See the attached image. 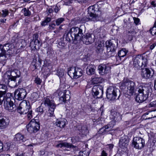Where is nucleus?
<instances>
[{
	"label": "nucleus",
	"mask_w": 156,
	"mask_h": 156,
	"mask_svg": "<svg viewBox=\"0 0 156 156\" xmlns=\"http://www.w3.org/2000/svg\"><path fill=\"white\" fill-rule=\"evenodd\" d=\"M18 78H17L16 79V81H14V82H16V85H15V86H18L20 83L22 82V80L20 78L19 79V80H18V82H17V79Z\"/></svg>",
	"instance_id": "680f3d73"
},
{
	"label": "nucleus",
	"mask_w": 156,
	"mask_h": 156,
	"mask_svg": "<svg viewBox=\"0 0 156 156\" xmlns=\"http://www.w3.org/2000/svg\"><path fill=\"white\" fill-rule=\"evenodd\" d=\"M113 127L112 125H111L110 123H109L104 127L101 128L98 132L99 133L102 134H106L108 132L111 130Z\"/></svg>",
	"instance_id": "a878e982"
},
{
	"label": "nucleus",
	"mask_w": 156,
	"mask_h": 156,
	"mask_svg": "<svg viewBox=\"0 0 156 156\" xmlns=\"http://www.w3.org/2000/svg\"><path fill=\"white\" fill-rule=\"evenodd\" d=\"M39 98L38 94L35 92H33L31 95L30 98L32 101L35 102L37 101Z\"/></svg>",
	"instance_id": "79ce46f5"
},
{
	"label": "nucleus",
	"mask_w": 156,
	"mask_h": 156,
	"mask_svg": "<svg viewBox=\"0 0 156 156\" xmlns=\"http://www.w3.org/2000/svg\"><path fill=\"white\" fill-rule=\"evenodd\" d=\"M60 6H58L57 5L55 6V8L54 9V11L56 13H57L60 9Z\"/></svg>",
	"instance_id": "e2e57ef3"
},
{
	"label": "nucleus",
	"mask_w": 156,
	"mask_h": 156,
	"mask_svg": "<svg viewBox=\"0 0 156 156\" xmlns=\"http://www.w3.org/2000/svg\"><path fill=\"white\" fill-rule=\"evenodd\" d=\"M57 93L59 97V100L61 102L66 103L67 101H69L70 98V93L69 90H65L61 91L58 90Z\"/></svg>",
	"instance_id": "1a4fd4ad"
},
{
	"label": "nucleus",
	"mask_w": 156,
	"mask_h": 156,
	"mask_svg": "<svg viewBox=\"0 0 156 156\" xmlns=\"http://www.w3.org/2000/svg\"><path fill=\"white\" fill-rule=\"evenodd\" d=\"M56 25L54 23H51L49 24L48 28L50 31L54 30L55 28V27Z\"/></svg>",
	"instance_id": "6e6d98bb"
},
{
	"label": "nucleus",
	"mask_w": 156,
	"mask_h": 156,
	"mask_svg": "<svg viewBox=\"0 0 156 156\" xmlns=\"http://www.w3.org/2000/svg\"><path fill=\"white\" fill-rule=\"evenodd\" d=\"M34 82L37 85H41V83L42 80L39 78L37 77L35 78Z\"/></svg>",
	"instance_id": "4d7b16f0"
},
{
	"label": "nucleus",
	"mask_w": 156,
	"mask_h": 156,
	"mask_svg": "<svg viewBox=\"0 0 156 156\" xmlns=\"http://www.w3.org/2000/svg\"><path fill=\"white\" fill-rule=\"evenodd\" d=\"M9 10L6 9H4L2 11V12H0V15L3 18L6 17L9 15Z\"/></svg>",
	"instance_id": "de8ad7c7"
},
{
	"label": "nucleus",
	"mask_w": 156,
	"mask_h": 156,
	"mask_svg": "<svg viewBox=\"0 0 156 156\" xmlns=\"http://www.w3.org/2000/svg\"><path fill=\"white\" fill-rule=\"evenodd\" d=\"M75 67H71L69 68L68 69V74L71 78L73 77L74 78L75 76Z\"/></svg>",
	"instance_id": "4c0bfd02"
},
{
	"label": "nucleus",
	"mask_w": 156,
	"mask_h": 156,
	"mask_svg": "<svg viewBox=\"0 0 156 156\" xmlns=\"http://www.w3.org/2000/svg\"><path fill=\"white\" fill-rule=\"evenodd\" d=\"M119 91L118 89L114 86H110L107 88L106 91L107 98L110 100L115 99L117 96V93Z\"/></svg>",
	"instance_id": "ddd939ff"
},
{
	"label": "nucleus",
	"mask_w": 156,
	"mask_h": 156,
	"mask_svg": "<svg viewBox=\"0 0 156 156\" xmlns=\"http://www.w3.org/2000/svg\"><path fill=\"white\" fill-rule=\"evenodd\" d=\"M126 37L129 41H131L136 35V32L132 28H130L126 31Z\"/></svg>",
	"instance_id": "b1692460"
},
{
	"label": "nucleus",
	"mask_w": 156,
	"mask_h": 156,
	"mask_svg": "<svg viewBox=\"0 0 156 156\" xmlns=\"http://www.w3.org/2000/svg\"><path fill=\"white\" fill-rule=\"evenodd\" d=\"M51 19L50 17H46L44 20L42 22L41 25L42 26H45L48 25V23L51 20Z\"/></svg>",
	"instance_id": "c03bdc74"
},
{
	"label": "nucleus",
	"mask_w": 156,
	"mask_h": 156,
	"mask_svg": "<svg viewBox=\"0 0 156 156\" xmlns=\"http://www.w3.org/2000/svg\"><path fill=\"white\" fill-rule=\"evenodd\" d=\"M14 73V72H7L4 74L3 76V81L5 84L8 85L10 80L16 81V79L20 77V75L18 74L16 76H12V74L13 75Z\"/></svg>",
	"instance_id": "2eb2a0df"
},
{
	"label": "nucleus",
	"mask_w": 156,
	"mask_h": 156,
	"mask_svg": "<svg viewBox=\"0 0 156 156\" xmlns=\"http://www.w3.org/2000/svg\"><path fill=\"white\" fill-rule=\"evenodd\" d=\"M21 104L24 105L25 106L23 107L24 109L27 110V117L28 120H30L32 118V111L31 109L30 104L29 102L26 101H23L21 103Z\"/></svg>",
	"instance_id": "6ab92c4d"
},
{
	"label": "nucleus",
	"mask_w": 156,
	"mask_h": 156,
	"mask_svg": "<svg viewBox=\"0 0 156 156\" xmlns=\"http://www.w3.org/2000/svg\"><path fill=\"white\" fill-rule=\"evenodd\" d=\"M27 129L30 133H35L39 130L40 124L35 120L31 121L27 125Z\"/></svg>",
	"instance_id": "9d476101"
},
{
	"label": "nucleus",
	"mask_w": 156,
	"mask_h": 156,
	"mask_svg": "<svg viewBox=\"0 0 156 156\" xmlns=\"http://www.w3.org/2000/svg\"><path fill=\"white\" fill-rule=\"evenodd\" d=\"M41 60H39L38 62H33L30 65L31 69L34 71L36 69H40L41 67Z\"/></svg>",
	"instance_id": "473e14b6"
},
{
	"label": "nucleus",
	"mask_w": 156,
	"mask_h": 156,
	"mask_svg": "<svg viewBox=\"0 0 156 156\" xmlns=\"http://www.w3.org/2000/svg\"><path fill=\"white\" fill-rule=\"evenodd\" d=\"M66 41L69 42H70L71 41H77L76 39H74V37L69 31L66 34Z\"/></svg>",
	"instance_id": "c9c22d12"
},
{
	"label": "nucleus",
	"mask_w": 156,
	"mask_h": 156,
	"mask_svg": "<svg viewBox=\"0 0 156 156\" xmlns=\"http://www.w3.org/2000/svg\"><path fill=\"white\" fill-rule=\"evenodd\" d=\"M47 13L49 15V14L52 13L53 12V10L51 8H48L47 9Z\"/></svg>",
	"instance_id": "338daca9"
},
{
	"label": "nucleus",
	"mask_w": 156,
	"mask_h": 156,
	"mask_svg": "<svg viewBox=\"0 0 156 156\" xmlns=\"http://www.w3.org/2000/svg\"><path fill=\"white\" fill-rule=\"evenodd\" d=\"M94 35L90 33L87 34L86 35L82 37L81 41H83V43L88 44L94 42Z\"/></svg>",
	"instance_id": "a211bd4d"
},
{
	"label": "nucleus",
	"mask_w": 156,
	"mask_h": 156,
	"mask_svg": "<svg viewBox=\"0 0 156 156\" xmlns=\"http://www.w3.org/2000/svg\"><path fill=\"white\" fill-rule=\"evenodd\" d=\"M129 139L127 137H122L119 140V146L123 149V151H126L127 150V147L129 145Z\"/></svg>",
	"instance_id": "4be33fe9"
},
{
	"label": "nucleus",
	"mask_w": 156,
	"mask_h": 156,
	"mask_svg": "<svg viewBox=\"0 0 156 156\" xmlns=\"http://www.w3.org/2000/svg\"><path fill=\"white\" fill-rule=\"evenodd\" d=\"M27 94L26 91L23 88H18L14 92L15 98L19 101L23 100L25 98Z\"/></svg>",
	"instance_id": "dca6fc26"
},
{
	"label": "nucleus",
	"mask_w": 156,
	"mask_h": 156,
	"mask_svg": "<svg viewBox=\"0 0 156 156\" xmlns=\"http://www.w3.org/2000/svg\"><path fill=\"white\" fill-rule=\"evenodd\" d=\"M44 105L48 107V116L51 117L54 116V111L56 105L51 98L49 96H47L44 98Z\"/></svg>",
	"instance_id": "39448f33"
},
{
	"label": "nucleus",
	"mask_w": 156,
	"mask_h": 156,
	"mask_svg": "<svg viewBox=\"0 0 156 156\" xmlns=\"http://www.w3.org/2000/svg\"><path fill=\"white\" fill-rule=\"evenodd\" d=\"M57 75L60 78L63 76L64 74V70L62 69H58L56 73Z\"/></svg>",
	"instance_id": "09e8293b"
},
{
	"label": "nucleus",
	"mask_w": 156,
	"mask_h": 156,
	"mask_svg": "<svg viewBox=\"0 0 156 156\" xmlns=\"http://www.w3.org/2000/svg\"><path fill=\"white\" fill-rule=\"evenodd\" d=\"M133 20H134V22L136 25H138L139 24L140 20L139 18L134 17Z\"/></svg>",
	"instance_id": "bf43d9fd"
},
{
	"label": "nucleus",
	"mask_w": 156,
	"mask_h": 156,
	"mask_svg": "<svg viewBox=\"0 0 156 156\" xmlns=\"http://www.w3.org/2000/svg\"><path fill=\"white\" fill-rule=\"evenodd\" d=\"M47 55L49 58H52V57L53 54L54 53V51L52 48H48L47 51Z\"/></svg>",
	"instance_id": "603ef678"
},
{
	"label": "nucleus",
	"mask_w": 156,
	"mask_h": 156,
	"mask_svg": "<svg viewBox=\"0 0 156 156\" xmlns=\"http://www.w3.org/2000/svg\"><path fill=\"white\" fill-rule=\"evenodd\" d=\"M156 110H154V111H153V112L151 113V118H154L156 117Z\"/></svg>",
	"instance_id": "69168bd1"
},
{
	"label": "nucleus",
	"mask_w": 156,
	"mask_h": 156,
	"mask_svg": "<svg viewBox=\"0 0 156 156\" xmlns=\"http://www.w3.org/2000/svg\"><path fill=\"white\" fill-rule=\"evenodd\" d=\"M40 40L38 34L35 33L34 34L33 40L30 42V45L32 50L34 51L40 49L41 46Z\"/></svg>",
	"instance_id": "9b49d317"
},
{
	"label": "nucleus",
	"mask_w": 156,
	"mask_h": 156,
	"mask_svg": "<svg viewBox=\"0 0 156 156\" xmlns=\"http://www.w3.org/2000/svg\"><path fill=\"white\" fill-rule=\"evenodd\" d=\"M152 90V89L150 86H140L138 90L139 94L136 97V100L139 103L146 101Z\"/></svg>",
	"instance_id": "f03ea898"
},
{
	"label": "nucleus",
	"mask_w": 156,
	"mask_h": 156,
	"mask_svg": "<svg viewBox=\"0 0 156 156\" xmlns=\"http://www.w3.org/2000/svg\"><path fill=\"white\" fill-rule=\"evenodd\" d=\"M14 140L17 144L21 143L25 141L24 135L19 133L15 135Z\"/></svg>",
	"instance_id": "bb28decb"
},
{
	"label": "nucleus",
	"mask_w": 156,
	"mask_h": 156,
	"mask_svg": "<svg viewBox=\"0 0 156 156\" xmlns=\"http://www.w3.org/2000/svg\"><path fill=\"white\" fill-rule=\"evenodd\" d=\"M133 68L135 70H137L141 68L147 66L148 60L141 55H138L134 57L133 59Z\"/></svg>",
	"instance_id": "7ed1b4c3"
},
{
	"label": "nucleus",
	"mask_w": 156,
	"mask_h": 156,
	"mask_svg": "<svg viewBox=\"0 0 156 156\" xmlns=\"http://www.w3.org/2000/svg\"><path fill=\"white\" fill-rule=\"evenodd\" d=\"M98 69L99 74L105 76L110 72L111 67L109 64H102L98 66Z\"/></svg>",
	"instance_id": "4468645a"
},
{
	"label": "nucleus",
	"mask_w": 156,
	"mask_h": 156,
	"mask_svg": "<svg viewBox=\"0 0 156 156\" xmlns=\"http://www.w3.org/2000/svg\"><path fill=\"white\" fill-rule=\"evenodd\" d=\"M88 12L89 17L88 18H83V20L86 21H89L94 22L99 20L98 16L96 14V12L97 11L95 9V5H92L89 6L88 9Z\"/></svg>",
	"instance_id": "423d86ee"
},
{
	"label": "nucleus",
	"mask_w": 156,
	"mask_h": 156,
	"mask_svg": "<svg viewBox=\"0 0 156 156\" xmlns=\"http://www.w3.org/2000/svg\"><path fill=\"white\" fill-rule=\"evenodd\" d=\"M67 120L65 119H57L56 124L57 126L60 128H63L66 124Z\"/></svg>",
	"instance_id": "c756f323"
},
{
	"label": "nucleus",
	"mask_w": 156,
	"mask_h": 156,
	"mask_svg": "<svg viewBox=\"0 0 156 156\" xmlns=\"http://www.w3.org/2000/svg\"><path fill=\"white\" fill-rule=\"evenodd\" d=\"M80 83L79 81H73L72 83V86H77L78 85V84Z\"/></svg>",
	"instance_id": "052dcab7"
},
{
	"label": "nucleus",
	"mask_w": 156,
	"mask_h": 156,
	"mask_svg": "<svg viewBox=\"0 0 156 156\" xmlns=\"http://www.w3.org/2000/svg\"><path fill=\"white\" fill-rule=\"evenodd\" d=\"M64 20V19L63 18H60L56 19L55 21L56 25H59Z\"/></svg>",
	"instance_id": "864d4df0"
},
{
	"label": "nucleus",
	"mask_w": 156,
	"mask_h": 156,
	"mask_svg": "<svg viewBox=\"0 0 156 156\" xmlns=\"http://www.w3.org/2000/svg\"><path fill=\"white\" fill-rule=\"evenodd\" d=\"M78 27H73L70 28L69 30L70 32L74 36V37L75 36L76 33V32H77V29Z\"/></svg>",
	"instance_id": "3c124183"
},
{
	"label": "nucleus",
	"mask_w": 156,
	"mask_h": 156,
	"mask_svg": "<svg viewBox=\"0 0 156 156\" xmlns=\"http://www.w3.org/2000/svg\"><path fill=\"white\" fill-rule=\"evenodd\" d=\"M128 51L126 48H122L118 52V56L117 57L116 59L117 60H119L120 61H123L124 59H122L126 55Z\"/></svg>",
	"instance_id": "393cba45"
},
{
	"label": "nucleus",
	"mask_w": 156,
	"mask_h": 156,
	"mask_svg": "<svg viewBox=\"0 0 156 156\" xmlns=\"http://www.w3.org/2000/svg\"><path fill=\"white\" fill-rule=\"evenodd\" d=\"M110 118L112 120L109 123L112 127L115 125L116 122L120 121L122 119V116L119 113L115 112H111Z\"/></svg>",
	"instance_id": "f3484780"
},
{
	"label": "nucleus",
	"mask_w": 156,
	"mask_h": 156,
	"mask_svg": "<svg viewBox=\"0 0 156 156\" xmlns=\"http://www.w3.org/2000/svg\"><path fill=\"white\" fill-rule=\"evenodd\" d=\"M41 71L43 73H44V75H48L50 73V70L48 67L45 64L43 65L41 68Z\"/></svg>",
	"instance_id": "58836bf2"
},
{
	"label": "nucleus",
	"mask_w": 156,
	"mask_h": 156,
	"mask_svg": "<svg viewBox=\"0 0 156 156\" xmlns=\"http://www.w3.org/2000/svg\"><path fill=\"white\" fill-rule=\"evenodd\" d=\"M43 103L41 104V106H39L38 108L36 109V111L42 114L44 111L45 110V109L42 105Z\"/></svg>",
	"instance_id": "8fccbe9b"
},
{
	"label": "nucleus",
	"mask_w": 156,
	"mask_h": 156,
	"mask_svg": "<svg viewBox=\"0 0 156 156\" xmlns=\"http://www.w3.org/2000/svg\"><path fill=\"white\" fill-rule=\"evenodd\" d=\"M89 154L88 152L86 151H80L78 156H88Z\"/></svg>",
	"instance_id": "5fc2aeb1"
},
{
	"label": "nucleus",
	"mask_w": 156,
	"mask_h": 156,
	"mask_svg": "<svg viewBox=\"0 0 156 156\" xmlns=\"http://www.w3.org/2000/svg\"><path fill=\"white\" fill-rule=\"evenodd\" d=\"M149 107H156V101H154L151 102L149 104Z\"/></svg>",
	"instance_id": "13d9d810"
},
{
	"label": "nucleus",
	"mask_w": 156,
	"mask_h": 156,
	"mask_svg": "<svg viewBox=\"0 0 156 156\" xmlns=\"http://www.w3.org/2000/svg\"><path fill=\"white\" fill-rule=\"evenodd\" d=\"M8 90L7 86L3 84H0V92H3L4 93V95H6L7 93H6Z\"/></svg>",
	"instance_id": "ea45409f"
},
{
	"label": "nucleus",
	"mask_w": 156,
	"mask_h": 156,
	"mask_svg": "<svg viewBox=\"0 0 156 156\" xmlns=\"http://www.w3.org/2000/svg\"><path fill=\"white\" fill-rule=\"evenodd\" d=\"M105 44L107 52L108 53L110 52V54L112 55L113 53L115 51L117 46L111 40L106 41Z\"/></svg>",
	"instance_id": "412c9836"
},
{
	"label": "nucleus",
	"mask_w": 156,
	"mask_h": 156,
	"mask_svg": "<svg viewBox=\"0 0 156 156\" xmlns=\"http://www.w3.org/2000/svg\"><path fill=\"white\" fill-rule=\"evenodd\" d=\"M104 45L103 41H100L98 43V44L97 47L96 51L100 55H101L103 52Z\"/></svg>",
	"instance_id": "cd10ccee"
},
{
	"label": "nucleus",
	"mask_w": 156,
	"mask_h": 156,
	"mask_svg": "<svg viewBox=\"0 0 156 156\" xmlns=\"http://www.w3.org/2000/svg\"><path fill=\"white\" fill-rule=\"evenodd\" d=\"M156 46V42L150 45V49L151 50H152L154 47Z\"/></svg>",
	"instance_id": "0e129e2a"
},
{
	"label": "nucleus",
	"mask_w": 156,
	"mask_h": 156,
	"mask_svg": "<svg viewBox=\"0 0 156 156\" xmlns=\"http://www.w3.org/2000/svg\"><path fill=\"white\" fill-rule=\"evenodd\" d=\"M103 81V79L101 77H94L92 78L91 82L93 84H95L102 83Z\"/></svg>",
	"instance_id": "e433bc0d"
},
{
	"label": "nucleus",
	"mask_w": 156,
	"mask_h": 156,
	"mask_svg": "<svg viewBox=\"0 0 156 156\" xmlns=\"http://www.w3.org/2000/svg\"><path fill=\"white\" fill-rule=\"evenodd\" d=\"M142 67L141 69V75L142 77L144 79H149L152 77L153 73L148 68Z\"/></svg>",
	"instance_id": "aec40b11"
},
{
	"label": "nucleus",
	"mask_w": 156,
	"mask_h": 156,
	"mask_svg": "<svg viewBox=\"0 0 156 156\" xmlns=\"http://www.w3.org/2000/svg\"><path fill=\"white\" fill-rule=\"evenodd\" d=\"M4 95V93L3 92H0V105H2L3 102H4L7 99V97Z\"/></svg>",
	"instance_id": "a19ab883"
},
{
	"label": "nucleus",
	"mask_w": 156,
	"mask_h": 156,
	"mask_svg": "<svg viewBox=\"0 0 156 156\" xmlns=\"http://www.w3.org/2000/svg\"><path fill=\"white\" fill-rule=\"evenodd\" d=\"M85 27L84 26L81 25L80 26V27H78L77 29V32L76 33L75 36H74V39L78 40L79 39L80 41L83 35V30H85Z\"/></svg>",
	"instance_id": "5701e85b"
},
{
	"label": "nucleus",
	"mask_w": 156,
	"mask_h": 156,
	"mask_svg": "<svg viewBox=\"0 0 156 156\" xmlns=\"http://www.w3.org/2000/svg\"><path fill=\"white\" fill-rule=\"evenodd\" d=\"M120 88L122 90H124L126 88L127 94L132 95L135 93L137 87L135 82L126 78L124 79L122 82L120 83Z\"/></svg>",
	"instance_id": "f257e3e1"
},
{
	"label": "nucleus",
	"mask_w": 156,
	"mask_h": 156,
	"mask_svg": "<svg viewBox=\"0 0 156 156\" xmlns=\"http://www.w3.org/2000/svg\"><path fill=\"white\" fill-rule=\"evenodd\" d=\"M7 99L4 103V106L5 108L9 112H13L16 110V105L14 104L13 101L15 100L12 96V94L7 93L6 96Z\"/></svg>",
	"instance_id": "20e7f679"
},
{
	"label": "nucleus",
	"mask_w": 156,
	"mask_h": 156,
	"mask_svg": "<svg viewBox=\"0 0 156 156\" xmlns=\"http://www.w3.org/2000/svg\"><path fill=\"white\" fill-rule=\"evenodd\" d=\"M105 31L103 29H101L100 32L97 34V38H102L105 37Z\"/></svg>",
	"instance_id": "37998d69"
},
{
	"label": "nucleus",
	"mask_w": 156,
	"mask_h": 156,
	"mask_svg": "<svg viewBox=\"0 0 156 156\" xmlns=\"http://www.w3.org/2000/svg\"><path fill=\"white\" fill-rule=\"evenodd\" d=\"M75 76H74V79H77L81 76L83 74V71L81 69L75 67Z\"/></svg>",
	"instance_id": "f704fd0d"
},
{
	"label": "nucleus",
	"mask_w": 156,
	"mask_h": 156,
	"mask_svg": "<svg viewBox=\"0 0 156 156\" xmlns=\"http://www.w3.org/2000/svg\"><path fill=\"white\" fill-rule=\"evenodd\" d=\"M57 147L65 148H70L72 147L71 144L66 142L60 141V143L56 145Z\"/></svg>",
	"instance_id": "7c9ffc66"
},
{
	"label": "nucleus",
	"mask_w": 156,
	"mask_h": 156,
	"mask_svg": "<svg viewBox=\"0 0 156 156\" xmlns=\"http://www.w3.org/2000/svg\"><path fill=\"white\" fill-rule=\"evenodd\" d=\"M15 47L13 45L9 43L0 44V52H2L6 56V51L8 52L9 55H11L15 52Z\"/></svg>",
	"instance_id": "0eeeda50"
},
{
	"label": "nucleus",
	"mask_w": 156,
	"mask_h": 156,
	"mask_svg": "<svg viewBox=\"0 0 156 156\" xmlns=\"http://www.w3.org/2000/svg\"><path fill=\"white\" fill-rule=\"evenodd\" d=\"M101 156H108V154L104 150H103L101 153Z\"/></svg>",
	"instance_id": "774afa93"
},
{
	"label": "nucleus",
	"mask_w": 156,
	"mask_h": 156,
	"mask_svg": "<svg viewBox=\"0 0 156 156\" xmlns=\"http://www.w3.org/2000/svg\"><path fill=\"white\" fill-rule=\"evenodd\" d=\"M149 31L152 35H156V21L154 23L153 26L150 28Z\"/></svg>",
	"instance_id": "49530a36"
},
{
	"label": "nucleus",
	"mask_w": 156,
	"mask_h": 156,
	"mask_svg": "<svg viewBox=\"0 0 156 156\" xmlns=\"http://www.w3.org/2000/svg\"><path fill=\"white\" fill-rule=\"evenodd\" d=\"M22 12L25 16H29L31 15V12L28 9L25 8L22 10Z\"/></svg>",
	"instance_id": "a18cd8bd"
},
{
	"label": "nucleus",
	"mask_w": 156,
	"mask_h": 156,
	"mask_svg": "<svg viewBox=\"0 0 156 156\" xmlns=\"http://www.w3.org/2000/svg\"><path fill=\"white\" fill-rule=\"evenodd\" d=\"M95 67L94 65H90L88 66L86 69L87 74L88 75L94 74L95 72Z\"/></svg>",
	"instance_id": "2f4dec72"
},
{
	"label": "nucleus",
	"mask_w": 156,
	"mask_h": 156,
	"mask_svg": "<svg viewBox=\"0 0 156 156\" xmlns=\"http://www.w3.org/2000/svg\"><path fill=\"white\" fill-rule=\"evenodd\" d=\"M9 125V121L6 119L2 118L0 119V129H4Z\"/></svg>",
	"instance_id": "c85d7f7f"
},
{
	"label": "nucleus",
	"mask_w": 156,
	"mask_h": 156,
	"mask_svg": "<svg viewBox=\"0 0 156 156\" xmlns=\"http://www.w3.org/2000/svg\"><path fill=\"white\" fill-rule=\"evenodd\" d=\"M103 94V87L101 85L94 86L92 88V94L94 98H102Z\"/></svg>",
	"instance_id": "6e6552de"
},
{
	"label": "nucleus",
	"mask_w": 156,
	"mask_h": 156,
	"mask_svg": "<svg viewBox=\"0 0 156 156\" xmlns=\"http://www.w3.org/2000/svg\"><path fill=\"white\" fill-rule=\"evenodd\" d=\"M25 106L24 105L21 104V103L20 104L19 106L16 109L17 112L20 114H27V110L24 109L23 108V107Z\"/></svg>",
	"instance_id": "72a5a7b5"
},
{
	"label": "nucleus",
	"mask_w": 156,
	"mask_h": 156,
	"mask_svg": "<svg viewBox=\"0 0 156 156\" xmlns=\"http://www.w3.org/2000/svg\"><path fill=\"white\" fill-rule=\"evenodd\" d=\"M144 140L142 138L139 137H134L132 142V146L136 149L140 150L145 146Z\"/></svg>",
	"instance_id": "f8f14e48"
}]
</instances>
